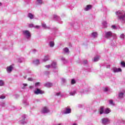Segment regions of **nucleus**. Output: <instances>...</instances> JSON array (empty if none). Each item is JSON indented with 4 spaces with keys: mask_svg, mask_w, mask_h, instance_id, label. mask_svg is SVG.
Here are the masks:
<instances>
[{
    "mask_svg": "<svg viewBox=\"0 0 125 125\" xmlns=\"http://www.w3.org/2000/svg\"><path fill=\"white\" fill-rule=\"evenodd\" d=\"M12 70H13V66H12V65L7 67L6 71L7 73H11V72H12Z\"/></svg>",
    "mask_w": 125,
    "mask_h": 125,
    "instance_id": "9b49d317",
    "label": "nucleus"
},
{
    "mask_svg": "<svg viewBox=\"0 0 125 125\" xmlns=\"http://www.w3.org/2000/svg\"><path fill=\"white\" fill-rule=\"evenodd\" d=\"M64 53L66 54H69L70 53V51L69 50V48L65 47L63 49Z\"/></svg>",
    "mask_w": 125,
    "mask_h": 125,
    "instance_id": "dca6fc26",
    "label": "nucleus"
},
{
    "mask_svg": "<svg viewBox=\"0 0 125 125\" xmlns=\"http://www.w3.org/2000/svg\"><path fill=\"white\" fill-rule=\"evenodd\" d=\"M111 70L113 73H119L120 72H122V69L121 68L113 67L112 68Z\"/></svg>",
    "mask_w": 125,
    "mask_h": 125,
    "instance_id": "6e6552de",
    "label": "nucleus"
},
{
    "mask_svg": "<svg viewBox=\"0 0 125 125\" xmlns=\"http://www.w3.org/2000/svg\"><path fill=\"white\" fill-rule=\"evenodd\" d=\"M0 106L1 107H5V103L4 102H1L0 103Z\"/></svg>",
    "mask_w": 125,
    "mask_h": 125,
    "instance_id": "e433bc0d",
    "label": "nucleus"
},
{
    "mask_svg": "<svg viewBox=\"0 0 125 125\" xmlns=\"http://www.w3.org/2000/svg\"><path fill=\"white\" fill-rule=\"evenodd\" d=\"M34 28H36V29H39L40 28V26L36 25V26H34Z\"/></svg>",
    "mask_w": 125,
    "mask_h": 125,
    "instance_id": "6e6d98bb",
    "label": "nucleus"
},
{
    "mask_svg": "<svg viewBox=\"0 0 125 125\" xmlns=\"http://www.w3.org/2000/svg\"><path fill=\"white\" fill-rule=\"evenodd\" d=\"M102 24L104 26V28H106V27H107V21H103Z\"/></svg>",
    "mask_w": 125,
    "mask_h": 125,
    "instance_id": "c85d7f7f",
    "label": "nucleus"
},
{
    "mask_svg": "<svg viewBox=\"0 0 125 125\" xmlns=\"http://www.w3.org/2000/svg\"><path fill=\"white\" fill-rule=\"evenodd\" d=\"M48 60H49V55H47L46 56H45L43 59V61L44 62H46V61H48Z\"/></svg>",
    "mask_w": 125,
    "mask_h": 125,
    "instance_id": "a211bd4d",
    "label": "nucleus"
},
{
    "mask_svg": "<svg viewBox=\"0 0 125 125\" xmlns=\"http://www.w3.org/2000/svg\"><path fill=\"white\" fill-rule=\"evenodd\" d=\"M22 104L24 105V106H28L29 105V103L27 101V100H23L22 101Z\"/></svg>",
    "mask_w": 125,
    "mask_h": 125,
    "instance_id": "4be33fe9",
    "label": "nucleus"
},
{
    "mask_svg": "<svg viewBox=\"0 0 125 125\" xmlns=\"http://www.w3.org/2000/svg\"><path fill=\"white\" fill-rule=\"evenodd\" d=\"M61 61H62L63 63H66V62H67V61H66L65 58L63 57L61 58Z\"/></svg>",
    "mask_w": 125,
    "mask_h": 125,
    "instance_id": "f704fd0d",
    "label": "nucleus"
},
{
    "mask_svg": "<svg viewBox=\"0 0 125 125\" xmlns=\"http://www.w3.org/2000/svg\"><path fill=\"white\" fill-rule=\"evenodd\" d=\"M111 45L112 46H116V44H115V43H114V42H112V43H111Z\"/></svg>",
    "mask_w": 125,
    "mask_h": 125,
    "instance_id": "603ef678",
    "label": "nucleus"
},
{
    "mask_svg": "<svg viewBox=\"0 0 125 125\" xmlns=\"http://www.w3.org/2000/svg\"><path fill=\"white\" fill-rule=\"evenodd\" d=\"M44 86H46V87H51V86H52V83H45L44 84Z\"/></svg>",
    "mask_w": 125,
    "mask_h": 125,
    "instance_id": "412c9836",
    "label": "nucleus"
},
{
    "mask_svg": "<svg viewBox=\"0 0 125 125\" xmlns=\"http://www.w3.org/2000/svg\"><path fill=\"white\" fill-rule=\"evenodd\" d=\"M0 86H4V81L0 80Z\"/></svg>",
    "mask_w": 125,
    "mask_h": 125,
    "instance_id": "cd10ccee",
    "label": "nucleus"
},
{
    "mask_svg": "<svg viewBox=\"0 0 125 125\" xmlns=\"http://www.w3.org/2000/svg\"><path fill=\"white\" fill-rule=\"evenodd\" d=\"M82 106H83V105H82V104H78V107L79 108H81V107H82Z\"/></svg>",
    "mask_w": 125,
    "mask_h": 125,
    "instance_id": "13d9d810",
    "label": "nucleus"
},
{
    "mask_svg": "<svg viewBox=\"0 0 125 125\" xmlns=\"http://www.w3.org/2000/svg\"><path fill=\"white\" fill-rule=\"evenodd\" d=\"M99 60V57L97 56L94 58V62H97Z\"/></svg>",
    "mask_w": 125,
    "mask_h": 125,
    "instance_id": "c756f323",
    "label": "nucleus"
},
{
    "mask_svg": "<svg viewBox=\"0 0 125 125\" xmlns=\"http://www.w3.org/2000/svg\"><path fill=\"white\" fill-rule=\"evenodd\" d=\"M49 45L50 47H54V45H55L54 41H50L49 42Z\"/></svg>",
    "mask_w": 125,
    "mask_h": 125,
    "instance_id": "6ab92c4d",
    "label": "nucleus"
},
{
    "mask_svg": "<svg viewBox=\"0 0 125 125\" xmlns=\"http://www.w3.org/2000/svg\"><path fill=\"white\" fill-rule=\"evenodd\" d=\"M111 28L114 30H116V29H117V26H116V25H113L111 26Z\"/></svg>",
    "mask_w": 125,
    "mask_h": 125,
    "instance_id": "a19ab883",
    "label": "nucleus"
},
{
    "mask_svg": "<svg viewBox=\"0 0 125 125\" xmlns=\"http://www.w3.org/2000/svg\"><path fill=\"white\" fill-rule=\"evenodd\" d=\"M99 111H100V115H102V114H104V107L103 106H101L100 107V109Z\"/></svg>",
    "mask_w": 125,
    "mask_h": 125,
    "instance_id": "aec40b11",
    "label": "nucleus"
},
{
    "mask_svg": "<svg viewBox=\"0 0 125 125\" xmlns=\"http://www.w3.org/2000/svg\"><path fill=\"white\" fill-rule=\"evenodd\" d=\"M18 62H20V63H22V62H23V58L19 59Z\"/></svg>",
    "mask_w": 125,
    "mask_h": 125,
    "instance_id": "79ce46f5",
    "label": "nucleus"
},
{
    "mask_svg": "<svg viewBox=\"0 0 125 125\" xmlns=\"http://www.w3.org/2000/svg\"><path fill=\"white\" fill-rule=\"evenodd\" d=\"M34 93L36 95H39L40 94H43V93H44V92L39 88H37L34 91Z\"/></svg>",
    "mask_w": 125,
    "mask_h": 125,
    "instance_id": "20e7f679",
    "label": "nucleus"
},
{
    "mask_svg": "<svg viewBox=\"0 0 125 125\" xmlns=\"http://www.w3.org/2000/svg\"><path fill=\"white\" fill-rule=\"evenodd\" d=\"M33 64L35 65V66H38V65H40V60L36 59L34 60L33 61Z\"/></svg>",
    "mask_w": 125,
    "mask_h": 125,
    "instance_id": "4468645a",
    "label": "nucleus"
},
{
    "mask_svg": "<svg viewBox=\"0 0 125 125\" xmlns=\"http://www.w3.org/2000/svg\"><path fill=\"white\" fill-rule=\"evenodd\" d=\"M27 78V76L24 77V79H26Z\"/></svg>",
    "mask_w": 125,
    "mask_h": 125,
    "instance_id": "680f3d73",
    "label": "nucleus"
},
{
    "mask_svg": "<svg viewBox=\"0 0 125 125\" xmlns=\"http://www.w3.org/2000/svg\"><path fill=\"white\" fill-rule=\"evenodd\" d=\"M124 93L123 92H120L118 94L119 99H122L124 97Z\"/></svg>",
    "mask_w": 125,
    "mask_h": 125,
    "instance_id": "f3484780",
    "label": "nucleus"
},
{
    "mask_svg": "<svg viewBox=\"0 0 125 125\" xmlns=\"http://www.w3.org/2000/svg\"><path fill=\"white\" fill-rule=\"evenodd\" d=\"M51 40H53V38L51 37H49L47 38V41L49 42V41Z\"/></svg>",
    "mask_w": 125,
    "mask_h": 125,
    "instance_id": "37998d69",
    "label": "nucleus"
},
{
    "mask_svg": "<svg viewBox=\"0 0 125 125\" xmlns=\"http://www.w3.org/2000/svg\"><path fill=\"white\" fill-rule=\"evenodd\" d=\"M29 27L30 28H32V27H34V28L35 26H34L33 24H30L29 25Z\"/></svg>",
    "mask_w": 125,
    "mask_h": 125,
    "instance_id": "8fccbe9b",
    "label": "nucleus"
},
{
    "mask_svg": "<svg viewBox=\"0 0 125 125\" xmlns=\"http://www.w3.org/2000/svg\"><path fill=\"white\" fill-rule=\"evenodd\" d=\"M53 125H62V124L60 123V124H53Z\"/></svg>",
    "mask_w": 125,
    "mask_h": 125,
    "instance_id": "4d7b16f0",
    "label": "nucleus"
},
{
    "mask_svg": "<svg viewBox=\"0 0 125 125\" xmlns=\"http://www.w3.org/2000/svg\"><path fill=\"white\" fill-rule=\"evenodd\" d=\"M22 85H23V86L22 87V89H26V86H28V84L23 83Z\"/></svg>",
    "mask_w": 125,
    "mask_h": 125,
    "instance_id": "72a5a7b5",
    "label": "nucleus"
},
{
    "mask_svg": "<svg viewBox=\"0 0 125 125\" xmlns=\"http://www.w3.org/2000/svg\"><path fill=\"white\" fill-rule=\"evenodd\" d=\"M15 98H18L19 97V95L16 94L14 95Z\"/></svg>",
    "mask_w": 125,
    "mask_h": 125,
    "instance_id": "864d4df0",
    "label": "nucleus"
},
{
    "mask_svg": "<svg viewBox=\"0 0 125 125\" xmlns=\"http://www.w3.org/2000/svg\"><path fill=\"white\" fill-rule=\"evenodd\" d=\"M22 34L23 36H24L26 39L28 40L31 39V33L28 30H23L22 31Z\"/></svg>",
    "mask_w": 125,
    "mask_h": 125,
    "instance_id": "7ed1b4c3",
    "label": "nucleus"
},
{
    "mask_svg": "<svg viewBox=\"0 0 125 125\" xmlns=\"http://www.w3.org/2000/svg\"><path fill=\"white\" fill-rule=\"evenodd\" d=\"M71 26H74V25H73V24H71Z\"/></svg>",
    "mask_w": 125,
    "mask_h": 125,
    "instance_id": "e2e57ef3",
    "label": "nucleus"
},
{
    "mask_svg": "<svg viewBox=\"0 0 125 125\" xmlns=\"http://www.w3.org/2000/svg\"><path fill=\"white\" fill-rule=\"evenodd\" d=\"M28 81L29 82H33L34 81V79H33V78H29L28 79Z\"/></svg>",
    "mask_w": 125,
    "mask_h": 125,
    "instance_id": "c03bdc74",
    "label": "nucleus"
},
{
    "mask_svg": "<svg viewBox=\"0 0 125 125\" xmlns=\"http://www.w3.org/2000/svg\"><path fill=\"white\" fill-rule=\"evenodd\" d=\"M87 91H89V89H88Z\"/></svg>",
    "mask_w": 125,
    "mask_h": 125,
    "instance_id": "69168bd1",
    "label": "nucleus"
},
{
    "mask_svg": "<svg viewBox=\"0 0 125 125\" xmlns=\"http://www.w3.org/2000/svg\"><path fill=\"white\" fill-rule=\"evenodd\" d=\"M40 83H41L39 82L36 83H35V86H40Z\"/></svg>",
    "mask_w": 125,
    "mask_h": 125,
    "instance_id": "09e8293b",
    "label": "nucleus"
},
{
    "mask_svg": "<svg viewBox=\"0 0 125 125\" xmlns=\"http://www.w3.org/2000/svg\"><path fill=\"white\" fill-rule=\"evenodd\" d=\"M28 18H30V19H34V15H33L32 13H29L28 14Z\"/></svg>",
    "mask_w": 125,
    "mask_h": 125,
    "instance_id": "5701e85b",
    "label": "nucleus"
},
{
    "mask_svg": "<svg viewBox=\"0 0 125 125\" xmlns=\"http://www.w3.org/2000/svg\"><path fill=\"white\" fill-rule=\"evenodd\" d=\"M5 99V96L1 95L0 96V99Z\"/></svg>",
    "mask_w": 125,
    "mask_h": 125,
    "instance_id": "a18cd8bd",
    "label": "nucleus"
},
{
    "mask_svg": "<svg viewBox=\"0 0 125 125\" xmlns=\"http://www.w3.org/2000/svg\"><path fill=\"white\" fill-rule=\"evenodd\" d=\"M1 5H2V3L0 2V6H1Z\"/></svg>",
    "mask_w": 125,
    "mask_h": 125,
    "instance_id": "052dcab7",
    "label": "nucleus"
},
{
    "mask_svg": "<svg viewBox=\"0 0 125 125\" xmlns=\"http://www.w3.org/2000/svg\"><path fill=\"white\" fill-rule=\"evenodd\" d=\"M32 53H36V52H37V50L33 49L32 50Z\"/></svg>",
    "mask_w": 125,
    "mask_h": 125,
    "instance_id": "3c124183",
    "label": "nucleus"
},
{
    "mask_svg": "<svg viewBox=\"0 0 125 125\" xmlns=\"http://www.w3.org/2000/svg\"><path fill=\"white\" fill-rule=\"evenodd\" d=\"M38 4H42V0H37Z\"/></svg>",
    "mask_w": 125,
    "mask_h": 125,
    "instance_id": "473e14b6",
    "label": "nucleus"
},
{
    "mask_svg": "<svg viewBox=\"0 0 125 125\" xmlns=\"http://www.w3.org/2000/svg\"><path fill=\"white\" fill-rule=\"evenodd\" d=\"M71 113V108L65 107L62 110L61 114L62 115H66L67 114H70Z\"/></svg>",
    "mask_w": 125,
    "mask_h": 125,
    "instance_id": "f03ea898",
    "label": "nucleus"
},
{
    "mask_svg": "<svg viewBox=\"0 0 125 125\" xmlns=\"http://www.w3.org/2000/svg\"><path fill=\"white\" fill-rule=\"evenodd\" d=\"M51 67L54 69H56V68H57V63L55 62H53L51 65Z\"/></svg>",
    "mask_w": 125,
    "mask_h": 125,
    "instance_id": "2eb2a0df",
    "label": "nucleus"
},
{
    "mask_svg": "<svg viewBox=\"0 0 125 125\" xmlns=\"http://www.w3.org/2000/svg\"><path fill=\"white\" fill-rule=\"evenodd\" d=\"M92 8V5H87L86 7L84 8V10L85 11H88V10H90Z\"/></svg>",
    "mask_w": 125,
    "mask_h": 125,
    "instance_id": "f8f14e48",
    "label": "nucleus"
},
{
    "mask_svg": "<svg viewBox=\"0 0 125 125\" xmlns=\"http://www.w3.org/2000/svg\"><path fill=\"white\" fill-rule=\"evenodd\" d=\"M116 14L117 16L118 19L120 20L122 23L125 22V12L124 11H118L116 12Z\"/></svg>",
    "mask_w": 125,
    "mask_h": 125,
    "instance_id": "f257e3e1",
    "label": "nucleus"
},
{
    "mask_svg": "<svg viewBox=\"0 0 125 125\" xmlns=\"http://www.w3.org/2000/svg\"><path fill=\"white\" fill-rule=\"evenodd\" d=\"M108 104L109 105H111V106H114L115 105V104H114V102L112 100H110L108 101Z\"/></svg>",
    "mask_w": 125,
    "mask_h": 125,
    "instance_id": "a878e982",
    "label": "nucleus"
},
{
    "mask_svg": "<svg viewBox=\"0 0 125 125\" xmlns=\"http://www.w3.org/2000/svg\"><path fill=\"white\" fill-rule=\"evenodd\" d=\"M104 92H108L109 91V87H106L104 88Z\"/></svg>",
    "mask_w": 125,
    "mask_h": 125,
    "instance_id": "2f4dec72",
    "label": "nucleus"
},
{
    "mask_svg": "<svg viewBox=\"0 0 125 125\" xmlns=\"http://www.w3.org/2000/svg\"><path fill=\"white\" fill-rule=\"evenodd\" d=\"M102 123L104 125H108V124H110V120L108 118H103L102 119Z\"/></svg>",
    "mask_w": 125,
    "mask_h": 125,
    "instance_id": "423d86ee",
    "label": "nucleus"
},
{
    "mask_svg": "<svg viewBox=\"0 0 125 125\" xmlns=\"http://www.w3.org/2000/svg\"><path fill=\"white\" fill-rule=\"evenodd\" d=\"M56 95L57 96H61V92L56 93Z\"/></svg>",
    "mask_w": 125,
    "mask_h": 125,
    "instance_id": "de8ad7c7",
    "label": "nucleus"
},
{
    "mask_svg": "<svg viewBox=\"0 0 125 125\" xmlns=\"http://www.w3.org/2000/svg\"><path fill=\"white\" fill-rule=\"evenodd\" d=\"M120 39H121L122 40H124V39H125V34H122L120 35Z\"/></svg>",
    "mask_w": 125,
    "mask_h": 125,
    "instance_id": "58836bf2",
    "label": "nucleus"
},
{
    "mask_svg": "<svg viewBox=\"0 0 125 125\" xmlns=\"http://www.w3.org/2000/svg\"><path fill=\"white\" fill-rule=\"evenodd\" d=\"M42 28H43L44 29H49V27H47V26H46V24H45V23H42Z\"/></svg>",
    "mask_w": 125,
    "mask_h": 125,
    "instance_id": "b1692460",
    "label": "nucleus"
},
{
    "mask_svg": "<svg viewBox=\"0 0 125 125\" xmlns=\"http://www.w3.org/2000/svg\"><path fill=\"white\" fill-rule=\"evenodd\" d=\"M97 35H98L97 32H93V33H92V37H94V38H97Z\"/></svg>",
    "mask_w": 125,
    "mask_h": 125,
    "instance_id": "bb28decb",
    "label": "nucleus"
},
{
    "mask_svg": "<svg viewBox=\"0 0 125 125\" xmlns=\"http://www.w3.org/2000/svg\"><path fill=\"white\" fill-rule=\"evenodd\" d=\"M71 84H75V83H76V80H75V79H72L71 81Z\"/></svg>",
    "mask_w": 125,
    "mask_h": 125,
    "instance_id": "c9c22d12",
    "label": "nucleus"
},
{
    "mask_svg": "<svg viewBox=\"0 0 125 125\" xmlns=\"http://www.w3.org/2000/svg\"><path fill=\"white\" fill-rule=\"evenodd\" d=\"M77 94V89H72L71 91L69 92L70 95L71 96H74Z\"/></svg>",
    "mask_w": 125,
    "mask_h": 125,
    "instance_id": "9d476101",
    "label": "nucleus"
},
{
    "mask_svg": "<svg viewBox=\"0 0 125 125\" xmlns=\"http://www.w3.org/2000/svg\"><path fill=\"white\" fill-rule=\"evenodd\" d=\"M1 37V34H0V37Z\"/></svg>",
    "mask_w": 125,
    "mask_h": 125,
    "instance_id": "0e129e2a",
    "label": "nucleus"
},
{
    "mask_svg": "<svg viewBox=\"0 0 125 125\" xmlns=\"http://www.w3.org/2000/svg\"><path fill=\"white\" fill-rule=\"evenodd\" d=\"M33 86H29V88H30L31 89H32V88H33Z\"/></svg>",
    "mask_w": 125,
    "mask_h": 125,
    "instance_id": "bf43d9fd",
    "label": "nucleus"
},
{
    "mask_svg": "<svg viewBox=\"0 0 125 125\" xmlns=\"http://www.w3.org/2000/svg\"><path fill=\"white\" fill-rule=\"evenodd\" d=\"M62 83H66V79L65 78H61V79Z\"/></svg>",
    "mask_w": 125,
    "mask_h": 125,
    "instance_id": "4c0bfd02",
    "label": "nucleus"
},
{
    "mask_svg": "<svg viewBox=\"0 0 125 125\" xmlns=\"http://www.w3.org/2000/svg\"><path fill=\"white\" fill-rule=\"evenodd\" d=\"M83 64H87V61L85 60L83 61Z\"/></svg>",
    "mask_w": 125,
    "mask_h": 125,
    "instance_id": "5fc2aeb1",
    "label": "nucleus"
},
{
    "mask_svg": "<svg viewBox=\"0 0 125 125\" xmlns=\"http://www.w3.org/2000/svg\"><path fill=\"white\" fill-rule=\"evenodd\" d=\"M41 113L42 114H47V113H49V109L47 107L44 106L41 110Z\"/></svg>",
    "mask_w": 125,
    "mask_h": 125,
    "instance_id": "39448f33",
    "label": "nucleus"
},
{
    "mask_svg": "<svg viewBox=\"0 0 125 125\" xmlns=\"http://www.w3.org/2000/svg\"><path fill=\"white\" fill-rule=\"evenodd\" d=\"M45 67L47 68V69H49V68H51V65H45Z\"/></svg>",
    "mask_w": 125,
    "mask_h": 125,
    "instance_id": "49530a36",
    "label": "nucleus"
},
{
    "mask_svg": "<svg viewBox=\"0 0 125 125\" xmlns=\"http://www.w3.org/2000/svg\"><path fill=\"white\" fill-rule=\"evenodd\" d=\"M112 32L111 31H108L105 32V38L109 39L112 37Z\"/></svg>",
    "mask_w": 125,
    "mask_h": 125,
    "instance_id": "1a4fd4ad",
    "label": "nucleus"
},
{
    "mask_svg": "<svg viewBox=\"0 0 125 125\" xmlns=\"http://www.w3.org/2000/svg\"><path fill=\"white\" fill-rule=\"evenodd\" d=\"M111 112V109L110 108L105 109L104 113V114H109Z\"/></svg>",
    "mask_w": 125,
    "mask_h": 125,
    "instance_id": "393cba45",
    "label": "nucleus"
},
{
    "mask_svg": "<svg viewBox=\"0 0 125 125\" xmlns=\"http://www.w3.org/2000/svg\"><path fill=\"white\" fill-rule=\"evenodd\" d=\"M54 19L57 20V21H59L60 24H61L62 23V21H60V17L56 15H54Z\"/></svg>",
    "mask_w": 125,
    "mask_h": 125,
    "instance_id": "ddd939ff",
    "label": "nucleus"
},
{
    "mask_svg": "<svg viewBox=\"0 0 125 125\" xmlns=\"http://www.w3.org/2000/svg\"><path fill=\"white\" fill-rule=\"evenodd\" d=\"M112 37H113V39H117V35L114 33H112Z\"/></svg>",
    "mask_w": 125,
    "mask_h": 125,
    "instance_id": "ea45409f",
    "label": "nucleus"
},
{
    "mask_svg": "<svg viewBox=\"0 0 125 125\" xmlns=\"http://www.w3.org/2000/svg\"><path fill=\"white\" fill-rule=\"evenodd\" d=\"M121 66L123 68H125V62H121Z\"/></svg>",
    "mask_w": 125,
    "mask_h": 125,
    "instance_id": "7c9ffc66",
    "label": "nucleus"
},
{
    "mask_svg": "<svg viewBox=\"0 0 125 125\" xmlns=\"http://www.w3.org/2000/svg\"><path fill=\"white\" fill-rule=\"evenodd\" d=\"M25 119H26V115L23 114L21 117L20 118V124H22L24 125V124H26V122H25Z\"/></svg>",
    "mask_w": 125,
    "mask_h": 125,
    "instance_id": "0eeeda50",
    "label": "nucleus"
}]
</instances>
